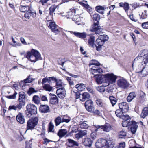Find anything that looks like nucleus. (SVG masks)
<instances>
[{"label":"nucleus","mask_w":148,"mask_h":148,"mask_svg":"<svg viewBox=\"0 0 148 148\" xmlns=\"http://www.w3.org/2000/svg\"><path fill=\"white\" fill-rule=\"evenodd\" d=\"M23 106L22 105L19 103L16 105H13L10 106L8 109L10 110H21Z\"/></svg>","instance_id":"393cba45"},{"label":"nucleus","mask_w":148,"mask_h":148,"mask_svg":"<svg viewBox=\"0 0 148 148\" xmlns=\"http://www.w3.org/2000/svg\"><path fill=\"white\" fill-rule=\"evenodd\" d=\"M47 25H48V27L52 30L53 32L56 34L59 33L60 29L56 24L55 22L50 20L47 22Z\"/></svg>","instance_id":"423d86ee"},{"label":"nucleus","mask_w":148,"mask_h":148,"mask_svg":"<svg viewBox=\"0 0 148 148\" xmlns=\"http://www.w3.org/2000/svg\"><path fill=\"white\" fill-rule=\"evenodd\" d=\"M31 76V75H29L27 78L24 80V81L25 82V83H30L35 80V79L32 78Z\"/></svg>","instance_id":"8fccbe9b"},{"label":"nucleus","mask_w":148,"mask_h":148,"mask_svg":"<svg viewBox=\"0 0 148 148\" xmlns=\"http://www.w3.org/2000/svg\"><path fill=\"white\" fill-rule=\"evenodd\" d=\"M144 66L142 67V69L139 74L141 77L145 76L148 74V66H146L145 67Z\"/></svg>","instance_id":"a211bd4d"},{"label":"nucleus","mask_w":148,"mask_h":148,"mask_svg":"<svg viewBox=\"0 0 148 148\" xmlns=\"http://www.w3.org/2000/svg\"><path fill=\"white\" fill-rule=\"evenodd\" d=\"M92 143V141L89 138H84L82 141V143L85 146L90 147Z\"/></svg>","instance_id":"412c9836"},{"label":"nucleus","mask_w":148,"mask_h":148,"mask_svg":"<svg viewBox=\"0 0 148 148\" xmlns=\"http://www.w3.org/2000/svg\"><path fill=\"white\" fill-rule=\"evenodd\" d=\"M54 126L51 122H50L49 124V132H54V130H53Z\"/></svg>","instance_id":"6e6d98bb"},{"label":"nucleus","mask_w":148,"mask_h":148,"mask_svg":"<svg viewBox=\"0 0 148 148\" xmlns=\"http://www.w3.org/2000/svg\"><path fill=\"white\" fill-rule=\"evenodd\" d=\"M39 110L41 112L43 113H49L50 112L49 107L47 105H40Z\"/></svg>","instance_id":"4468645a"},{"label":"nucleus","mask_w":148,"mask_h":148,"mask_svg":"<svg viewBox=\"0 0 148 148\" xmlns=\"http://www.w3.org/2000/svg\"><path fill=\"white\" fill-rule=\"evenodd\" d=\"M104 75H100L96 74L94 77L96 82L98 84H100L102 85L103 86H105V77H104Z\"/></svg>","instance_id":"9b49d317"},{"label":"nucleus","mask_w":148,"mask_h":148,"mask_svg":"<svg viewBox=\"0 0 148 148\" xmlns=\"http://www.w3.org/2000/svg\"><path fill=\"white\" fill-rule=\"evenodd\" d=\"M16 119L17 121L21 124H23L25 122L24 116L22 113H20L17 115Z\"/></svg>","instance_id":"b1692460"},{"label":"nucleus","mask_w":148,"mask_h":148,"mask_svg":"<svg viewBox=\"0 0 148 148\" xmlns=\"http://www.w3.org/2000/svg\"><path fill=\"white\" fill-rule=\"evenodd\" d=\"M56 93L58 96L60 98H64L66 95V91L64 88H59L57 90Z\"/></svg>","instance_id":"2eb2a0df"},{"label":"nucleus","mask_w":148,"mask_h":148,"mask_svg":"<svg viewBox=\"0 0 148 148\" xmlns=\"http://www.w3.org/2000/svg\"><path fill=\"white\" fill-rule=\"evenodd\" d=\"M119 5L120 7L123 8L126 12L127 13L128 12V10L130 8L129 5L128 3L125 2L124 3L121 2L119 3Z\"/></svg>","instance_id":"c85d7f7f"},{"label":"nucleus","mask_w":148,"mask_h":148,"mask_svg":"<svg viewBox=\"0 0 148 148\" xmlns=\"http://www.w3.org/2000/svg\"><path fill=\"white\" fill-rule=\"evenodd\" d=\"M53 79H55L53 77H46L43 78L42 80V84H45L47 82H48L49 84H51L52 83V81H53Z\"/></svg>","instance_id":"a878e982"},{"label":"nucleus","mask_w":148,"mask_h":148,"mask_svg":"<svg viewBox=\"0 0 148 148\" xmlns=\"http://www.w3.org/2000/svg\"><path fill=\"white\" fill-rule=\"evenodd\" d=\"M66 116H64L62 119V122H65L66 123L69 122L71 121L70 118L68 117V118H65Z\"/></svg>","instance_id":"680f3d73"},{"label":"nucleus","mask_w":148,"mask_h":148,"mask_svg":"<svg viewBox=\"0 0 148 148\" xmlns=\"http://www.w3.org/2000/svg\"><path fill=\"white\" fill-rule=\"evenodd\" d=\"M109 99L113 106L116 103L117 99L113 96H110Z\"/></svg>","instance_id":"4c0bfd02"},{"label":"nucleus","mask_w":148,"mask_h":148,"mask_svg":"<svg viewBox=\"0 0 148 148\" xmlns=\"http://www.w3.org/2000/svg\"><path fill=\"white\" fill-rule=\"evenodd\" d=\"M42 87L44 90L46 91L51 92L53 90V87L49 83L44 84Z\"/></svg>","instance_id":"cd10ccee"},{"label":"nucleus","mask_w":148,"mask_h":148,"mask_svg":"<svg viewBox=\"0 0 148 148\" xmlns=\"http://www.w3.org/2000/svg\"><path fill=\"white\" fill-rule=\"evenodd\" d=\"M144 63V64H148V55L146 56H145L143 58V62L142 63Z\"/></svg>","instance_id":"774afa93"},{"label":"nucleus","mask_w":148,"mask_h":148,"mask_svg":"<svg viewBox=\"0 0 148 148\" xmlns=\"http://www.w3.org/2000/svg\"><path fill=\"white\" fill-rule=\"evenodd\" d=\"M130 127L137 128L138 127V123L135 121H131L130 122Z\"/></svg>","instance_id":"de8ad7c7"},{"label":"nucleus","mask_w":148,"mask_h":148,"mask_svg":"<svg viewBox=\"0 0 148 148\" xmlns=\"http://www.w3.org/2000/svg\"><path fill=\"white\" fill-rule=\"evenodd\" d=\"M26 97V94L23 92H21L19 93V98L18 101L19 103L22 105L23 106L25 104V99Z\"/></svg>","instance_id":"f8f14e48"},{"label":"nucleus","mask_w":148,"mask_h":148,"mask_svg":"<svg viewBox=\"0 0 148 148\" xmlns=\"http://www.w3.org/2000/svg\"><path fill=\"white\" fill-rule=\"evenodd\" d=\"M143 66H144L143 64L140 63L139 64H137L135 66V69H136V72L140 74L142 69V67Z\"/></svg>","instance_id":"ea45409f"},{"label":"nucleus","mask_w":148,"mask_h":148,"mask_svg":"<svg viewBox=\"0 0 148 148\" xmlns=\"http://www.w3.org/2000/svg\"><path fill=\"white\" fill-rule=\"evenodd\" d=\"M119 109L121 110L123 112H127L129 110V106L126 102H123L118 104Z\"/></svg>","instance_id":"ddd939ff"},{"label":"nucleus","mask_w":148,"mask_h":148,"mask_svg":"<svg viewBox=\"0 0 148 148\" xmlns=\"http://www.w3.org/2000/svg\"><path fill=\"white\" fill-rule=\"evenodd\" d=\"M148 115V107H145L143 108L140 114V117L144 118Z\"/></svg>","instance_id":"c756f323"},{"label":"nucleus","mask_w":148,"mask_h":148,"mask_svg":"<svg viewBox=\"0 0 148 148\" xmlns=\"http://www.w3.org/2000/svg\"><path fill=\"white\" fill-rule=\"evenodd\" d=\"M95 145L97 148H108L110 144L106 140L102 139L96 142Z\"/></svg>","instance_id":"0eeeda50"},{"label":"nucleus","mask_w":148,"mask_h":148,"mask_svg":"<svg viewBox=\"0 0 148 148\" xmlns=\"http://www.w3.org/2000/svg\"><path fill=\"white\" fill-rule=\"evenodd\" d=\"M75 88L79 90L82 91L85 88V85L82 83L78 84L75 85Z\"/></svg>","instance_id":"e433bc0d"},{"label":"nucleus","mask_w":148,"mask_h":148,"mask_svg":"<svg viewBox=\"0 0 148 148\" xmlns=\"http://www.w3.org/2000/svg\"><path fill=\"white\" fill-rule=\"evenodd\" d=\"M95 101L97 104L100 107H102L104 105V103L101 99H97Z\"/></svg>","instance_id":"3c124183"},{"label":"nucleus","mask_w":148,"mask_h":148,"mask_svg":"<svg viewBox=\"0 0 148 148\" xmlns=\"http://www.w3.org/2000/svg\"><path fill=\"white\" fill-rule=\"evenodd\" d=\"M121 118L123 119L124 121H128L129 122H131L130 121V117L128 115H124L122 116Z\"/></svg>","instance_id":"5fc2aeb1"},{"label":"nucleus","mask_w":148,"mask_h":148,"mask_svg":"<svg viewBox=\"0 0 148 148\" xmlns=\"http://www.w3.org/2000/svg\"><path fill=\"white\" fill-rule=\"evenodd\" d=\"M95 37L93 35L90 36L88 40L89 45L92 47H94Z\"/></svg>","instance_id":"473e14b6"},{"label":"nucleus","mask_w":148,"mask_h":148,"mask_svg":"<svg viewBox=\"0 0 148 148\" xmlns=\"http://www.w3.org/2000/svg\"><path fill=\"white\" fill-rule=\"evenodd\" d=\"M49 95L51 96L50 103L52 104H56L58 103V98L54 94L50 93Z\"/></svg>","instance_id":"f3484780"},{"label":"nucleus","mask_w":148,"mask_h":148,"mask_svg":"<svg viewBox=\"0 0 148 148\" xmlns=\"http://www.w3.org/2000/svg\"><path fill=\"white\" fill-rule=\"evenodd\" d=\"M25 82L24 81V80L22 81L19 82V85L20 87H21L22 88H24L25 87L26 84Z\"/></svg>","instance_id":"69168bd1"},{"label":"nucleus","mask_w":148,"mask_h":148,"mask_svg":"<svg viewBox=\"0 0 148 148\" xmlns=\"http://www.w3.org/2000/svg\"><path fill=\"white\" fill-rule=\"evenodd\" d=\"M54 122L56 126H57L62 122V119L60 117L58 116L55 119Z\"/></svg>","instance_id":"37998d69"},{"label":"nucleus","mask_w":148,"mask_h":148,"mask_svg":"<svg viewBox=\"0 0 148 148\" xmlns=\"http://www.w3.org/2000/svg\"><path fill=\"white\" fill-rule=\"evenodd\" d=\"M25 1H22L20 3L19 10L21 12H26L24 15L25 18L29 19L30 16L35 17L36 16V14L35 12H32L30 10V7L26 4Z\"/></svg>","instance_id":"f257e3e1"},{"label":"nucleus","mask_w":148,"mask_h":148,"mask_svg":"<svg viewBox=\"0 0 148 148\" xmlns=\"http://www.w3.org/2000/svg\"><path fill=\"white\" fill-rule=\"evenodd\" d=\"M56 8V7L55 6H52L49 8V14L51 15H53V13L55 11Z\"/></svg>","instance_id":"13d9d810"},{"label":"nucleus","mask_w":148,"mask_h":148,"mask_svg":"<svg viewBox=\"0 0 148 148\" xmlns=\"http://www.w3.org/2000/svg\"><path fill=\"white\" fill-rule=\"evenodd\" d=\"M86 121H84L79 125V127L82 129H86L88 127V125Z\"/></svg>","instance_id":"c9c22d12"},{"label":"nucleus","mask_w":148,"mask_h":148,"mask_svg":"<svg viewBox=\"0 0 148 148\" xmlns=\"http://www.w3.org/2000/svg\"><path fill=\"white\" fill-rule=\"evenodd\" d=\"M125 142H122L119 143V146L115 147V148H125Z\"/></svg>","instance_id":"338daca9"},{"label":"nucleus","mask_w":148,"mask_h":148,"mask_svg":"<svg viewBox=\"0 0 148 148\" xmlns=\"http://www.w3.org/2000/svg\"><path fill=\"white\" fill-rule=\"evenodd\" d=\"M120 138H123L126 135V133L124 131L120 132L119 134Z\"/></svg>","instance_id":"0e129e2a"},{"label":"nucleus","mask_w":148,"mask_h":148,"mask_svg":"<svg viewBox=\"0 0 148 148\" xmlns=\"http://www.w3.org/2000/svg\"><path fill=\"white\" fill-rule=\"evenodd\" d=\"M81 96L82 98L80 99V100L82 101H84L86 100H87L90 98V95L89 94L86 92L84 93Z\"/></svg>","instance_id":"f704fd0d"},{"label":"nucleus","mask_w":148,"mask_h":148,"mask_svg":"<svg viewBox=\"0 0 148 148\" xmlns=\"http://www.w3.org/2000/svg\"><path fill=\"white\" fill-rule=\"evenodd\" d=\"M99 66V65H93L90 68V71L93 74H94V73H95L96 71L98 68Z\"/></svg>","instance_id":"09e8293b"},{"label":"nucleus","mask_w":148,"mask_h":148,"mask_svg":"<svg viewBox=\"0 0 148 148\" xmlns=\"http://www.w3.org/2000/svg\"><path fill=\"white\" fill-rule=\"evenodd\" d=\"M123 113L120 109L116 110L115 112V114L116 116L119 117H121V118L123 115Z\"/></svg>","instance_id":"49530a36"},{"label":"nucleus","mask_w":148,"mask_h":148,"mask_svg":"<svg viewBox=\"0 0 148 148\" xmlns=\"http://www.w3.org/2000/svg\"><path fill=\"white\" fill-rule=\"evenodd\" d=\"M27 110L25 113L27 117H30L33 114H36L37 109L35 106L30 104H28L26 107Z\"/></svg>","instance_id":"f03ea898"},{"label":"nucleus","mask_w":148,"mask_h":148,"mask_svg":"<svg viewBox=\"0 0 148 148\" xmlns=\"http://www.w3.org/2000/svg\"><path fill=\"white\" fill-rule=\"evenodd\" d=\"M31 53L32 55H34L35 57L39 59H40V55L37 51L32 49L31 51Z\"/></svg>","instance_id":"58836bf2"},{"label":"nucleus","mask_w":148,"mask_h":148,"mask_svg":"<svg viewBox=\"0 0 148 148\" xmlns=\"http://www.w3.org/2000/svg\"><path fill=\"white\" fill-rule=\"evenodd\" d=\"M37 92L34 88L31 87L30 88L29 90L28 91L27 93L28 95H29L32 93H36Z\"/></svg>","instance_id":"bf43d9fd"},{"label":"nucleus","mask_w":148,"mask_h":148,"mask_svg":"<svg viewBox=\"0 0 148 148\" xmlns=\"http://www.w3.org/2000/svg\"><path fill=\"white\" fill-rule=\"evenodd\" d=\"M38 121V118L36 117L29 119L27 121V130L33 129L37 125Z\"/></svg>","instance_id":"20e7f679"},{"label":"nucleus","mask_w":148,"mask_h":148,"mask_svg":"<svg viewBox=\"0 0 148 148\" xmlns=\"http://www.w3.org/2000/svg\"><path fill=\"white\" fill-rule=\"evenodd\" d=\"M106 81L105 83V86H107L110 84H113L115 83L117 79L116 76L113 73H107L104 75Z\"/></svg>","instance_id":"7ed1b4c3"},{"label":"nucleus","mask_w":148,"mask_h":148,"mask_svg":"<svg viewBox=\"0 0 148 148\" xmlns=\"http://www.w3.org/2000/svg\"><path fill=\"white\" fill-rule=\"evenodd\" d=\"M74 35L77 37L83 39L86 37L87 34L85 32L80 33L77 32V33H75Z\"/></svg>","instance_id":"7c9ffc66"},{"label":"nucleus","mask_w":148,"mask_h":148,"mask_svg":"<svg viewBox=\"0 0 148 148\" xmlns=\"http://www.w3.org/2000/svg\"><path fill=\"white\" fill-rule=\"evenodd\" d=\"M81 5L82 6L85 8L87 9V11L89 12H90L92 11V8L88 4H85L83 3H81Z\"/></svg>","instance_id":"a19ab883"},{"label":"nucleus","mask_w":148,"mask_h":148,"mask_svg":"<svg viewBox=\"0 0 148 148\" xmlns=\"http://www.w3.org/2000/svg\"><path fill=\"white\" fill-rule=\"evenodd\" d=\"M87 131L86 130H80L75 135V138L79 139L86 135Z\"/></svg>","instance_id":"6ab92c4d"},{"label":"nucleus","mask_w":148,"mask_h":148,"mask_svg":"<svg viewBox=\"0 0 148 148\" xmlns=\"http://www.w3.org/2000/svg\"><path fill=\"white\" fill-rule=\"evenodd\" d=\"M87 111L89 112H93L94 110V108L93 105V104L91 105L88 106H87L86 107H85Z\"/></svg>","instance_id":"864d4df0"},{"label":"nucleus","mask_w":148,"mask_h":148,"mask_svg":"<svg viewBox=\"0 0 148 148\" xmlns=\"http://www.w3.org/2000/svg\"><path fill=\"white\" fill-rule=\"evenodd\" d=\"M100 64L97 61H96L95 60H92V62H90L89 64V66L91 65H99Z\"/></svg>","instance_id":"e2e57ef3"},{"label":"nucleus","mask_w":148,"mask_h":148,"mask_svg":"<svg viewBox=\"0 0 148 148\" xmlns=\"http://www.w3.org/2000/svg\"><path fill=\"white\" fill-rule=\"evenodd\" d=\"M54 79H53V81H54V82H56V86L57 88H64L63 86V83L62 80L61 79H57L56 78L54 77Z\"/></svg>","instance_id":"5701e85b"},{"label":"nucleus","mask_w":148,"mask_h":148,"mask_svg":"<svg viewBox=\"0 0 148 148\" xmlns=\"http://www.w3.org/2000/svg\"><path fill=\"white\" fill-rule=\"evenodd\" d=\"M90 31L92 32H95V34L97 35H99L104 33V30L102 27L98 25L97 23H95L90 28Z\"/></svg>","instance_id":"39448f33"},{"label":"nucleus","mask_w":148,"mask_h":148,"mask_svg":"<svg viewBox=\"0 0 148 148\" xmlns=\"http://www.w3.org/2000/svg\"><path fill=\"white\" fill-rule=\"evenodd\" d=\"M78 11V10L75 9H71L68 13V14L66 15V17L68 18H71L73 21H76L75 17L78 14L77 12Z\"/></svg>","instance_id":"6e6552de"},{"label":"nucleus","mask_w":148,"mask_h":148,"mask_svg":"<svg viewBox=\"0 0 148 148\" xmlns=\"http://www.w3.org/2000/svg\"><path fill=\"white\" fill-rule=\"evenodd\" d=\"M26 58L28 60L29 59L32 62H35L36 61L39 59V58L35 57L34 55H32L31 52H29L27 53Z\"/></svg>","instance_id":"aec40b11"},{"label":"nucleus","mask_w":148,"mask_h":148,"mask_svg":"<svg viewBox=\"0 0 148 148\" xmlns=\"http://www.w3.org/2000/svg\"><path fill=\"white\" fill-rule=\"evenodd\" d=\"M32 101L35 104H38L40 103V98L37 95H34L33 97Z\"/></svg>","instance_id":"79ce46f5"},{"label":"nucleus","mask_w":148,"mask_h":148,"mask_svg":"<svg viewBox=\"0 0 148 148\" xmlns=\"http://www.w3.org/2000/svg\"><path fill=\"white\" fill-rule=\"evenodd\" d=\"M96 43L97 45H95L96 50L98 51H100L102 49V47L103 45L105 43L103 42V41L102 40H101V39L98 38L96 40Z\"/></svg>","instance_id":"dca6fc26"},{"label":"nucleus","mask_w":148,"mask_h":148,"mask_svg":"<svg viewBox=\"0 0 148 148\" xmlns=\"http://www.w3.org/2000/svg\"><path fill=\"white\" fill-rule=\"evenodd\" d=\"M11 38L13 42L15 44H12V46L14 47H17L18 46H19L21 45V43L19 42H17L16 41L13 37H12Z\"/></svg>","instance_id":"4d7b16f0"},{"label":"nucleus","mask_w":148,"mask_h":148,"mask_svg":"<svg viewBox=\"0 0 148 148\" xmlns=\"http://www.w3.org/2000/svg\"><path fill=\"white\" fill-rule=\"evenodd\" d=\"M94 20H95L97 23L100 18L99 15L97 14H95L93 15Z\"/></svg>","instance_id":"052dcab7"},{"label":"nucleus","mask_w":148,"mask_h":148,"mask_svg":"<svg viewBox=\"0 0 148 148\" xmlns=\"http://www.w3.org/2000/svg\"><path fill=\"white\" fill-rule=\"evenodd\" d=\"M106 8H105L104 6L101 5L97 6L95 7V9L97 11L102 14H104V11L105 10V9Z\"/></svg>","instance_id":"72a5a7b5"},{"label":"nucleus","mask_w":148,"mask_h":148,"mask_svg":"<svg viewBox=\"0 0 148 148\" xmlns=\"http://www.w3.org/2000/svg\"><path fill=\"white\" fill-rule=\"evenodd\" d=\"M67 140L68 142H67L66 144L69 147H73L74 146H78L79 145V143L78 142L75 141L72 139H68Z\"/></svg>","instance_id":"4be33fe9"},{"label":"nucleus","mask_w":148,"mask_h":148,"mask_svg":"<svg viewBox=\"0 0 148 148\" xmlns=\"http://www.w3.org/2000/svg\"><path fill=\"white\" fill-rule=\"evenodd\" d=\"M98 38L103 41L104 43L108 39V37L106 35H101L98 37Z\"/></svg>","instance_id":"c03bdc74"},{"label":"nucleus","mask_w":148,"mask_h":148,"mask_svg":"<svg viewBox=\"0 0 148 148\" xmlns=\"http://www.w3.org/2000/svg\"><path fill=\"white\" fill-rule=\"evenodd\" d=\"M94 126L95 127L97 128L95 130V131H97L99 129H101L103 130L104 131L108 132L111 130V127L110 124L108 123H106L105 125H97Z\"/></svg>","instance_id":"9d476101"},{"label":"nucleus","mask_w":148,"mask_h":148,"mask_svg":"<svg viewBox=\"0 0 148 148\" xmlns=\"http://www.w3.org/2000/svg\"><path fill=\"white\" fill-rule=\"evenodd\" d=\"M136 97V93L134 92H130L127 98V101L129 102H130Z\"/></svg>","instance_id":"2f4dec72"},{"label":"nucleus","mask_w":148,"mask_h":148,"mask_svg":"<svg viewBox=\"0 0 148 148\" xmlns=\"http://www.w3.org/2000/svg\"><path fill=\"white\" fill-rule=\"evenodd\" d=\"M67 131L66 130L64 129L59 130L57 133V135L60 138L64 137L67 133Z\"/></svg>","instance_id":"bb28decb"},{"label":"nucleus","mask_w":148,"mask_h":148,"mask_svg":"<svg viewBox=\"0 0 148 148\" xmlns=\"http://www.w3.org/2000/svg\"><path fill=\"white\" fill-rule=\"evenodd\" d=\"M117 84L118 86L124 89L127 88L129 85V83L125 79L123 78L118 80Z\"/></svg>","instance_id":"1a4fd4ad"},{"label":"nucleus","mask_w":148,"mask_h":148,"mask_svg":"<svg viewBox=\"0 0 148 148\" xmlns=\"http://www.w3.org/2000/svg\"><path fill=\"white\" fill-rule=\"evenodd\" d=\"M147 55H148V51L147 49H145L142 50L141 51V53L139 56H138V57H143V58H144Z\"/></svg>","instance_id":"a18cd8bd"},{"label":"nucleus","mask_w":148,"mask_h":148,"mask_svg":"<svg viewBox=\"0 0 148 148\" xmlns=\"http://www.w3.org/2000/svg\"><path fill=\"white\" fill-rule=\"evenodd\" d=\"M147 11L144 10V11L142 13L141 15L140 16V19H145L147 18Z\"/></svg>","instance_id":"603ef678"}]
</instances>
